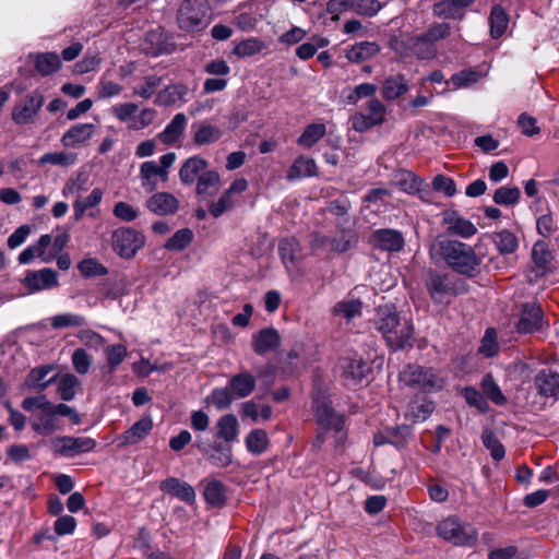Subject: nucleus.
<instances>
[{
	"instance_id": "f257e3e1",
	"label": "nucleus",
	"mask_w": 559,
	"mask_h": 559,
	"mask_svg": "<svg viewBox=\"0 0 559 559\" xmlns=\"http://www.w3.org/2000/svg\"><path fill=\"white\" fill-rule=\"evenodd\" d=\"M372 324L379 331L388 346L402 349L413 344L414 329L407 319H402L393 305L378 306Z\"/></svg>"
},
{
	"instance_id": "f03ea898",
	"label": "nucleus",
	"mask_w": 559,
	"mask_h": 559,
	"mask_svg": "<svg viewBox=\"0 0 559 559\" xmlns=\"http://www.w3.org/2000/svg\"><path fill=\"white\" fill-rule=\"evenodd\" d=\"M438 248L445 263L456 273L474 277L480 272L481 259L474 249L456 240H440Z\"/></svg>"
},
{
	"instance_id": "7ed1b4c3",
	"label": "nucleus",
	"mask_w": 559,
	"mask_h": 559,
	"mask_svg": "<svg viewBox=\"0 0 559 559\" xmlns=\"http://www.w3.org/2000/svg\"><path fill=\"white\" fill-rule=\"evenodd\" d=\"M402 386L424 393L438 392L443 389L445 380L430 367L408 365L399 376Z\"/></svg>"
},
{
	"instance_id": "20e7f679",
	"label": "nucleus",
	"mask_w": 559,
	"mask_h": 559,
	"mask_svg": "<svg viewBox=\"0 0 559 559\" xmlns=\"http://www.w3.org/2000/svg\"><path fill=\"white\" fill-rule=\"evenodd\" d=\"M211 21V8L207 0H185L177 11V23L186 32L204 29Z\"/></svg>"
},
{
	"instance_id": "39448f33",
	"label": "nucleus",
	"mask_w": 559,
	"mask_h": 559,
	"mask_svg": "<svg viewBox=\"0 0 559 559\" xmlns=\"http://www.w3.org/2000/svg\"><path fill=\"white\" fill-rule=\"evenodd\" d=\"M389 46L402 57H416L420 60H429L436 57L437 46L424 34L418 36H394Z\"/></svg>"
},
{
	"instance_id": "423d86ee",
	"label": "nucleus",
	"mask_w": 559,
	"mask_h": 559,
	"mask_svg": "<svg viewBox=\"0 0 559 559\" xmlns=\"http://www.w3.org/2000/svg\"><path fill=\"white\" fill-rule=\"evenodd\" d=\"M437 533L455 546H472L478 537V532L472 524L462 522L456 516L442 520L437 526Z\"/></svg>"
},
{
	"instance_id": "0eeeda50",
	"label": "nucleus",
	"mask_w": 559,
	"mask_h": 559,
	"mask_svg": "<svg viewBox=\"0 0 559 559\" xmlns=\"http://www.w3.org/2000/svg\"><path fill=\"white\" fill-rule=\"evenodd\" d=\"M112 249L123 259L133 258L145 245V236L131 227H122L112 234Z\"/></svg>"
},
{
	"instance_id": "6e6552de",
	"label": "nucleus",
	"mask_w": 559,
	"mask_h": 559,
	"mask_svg": "<svg viewBox=\"0 0 559 559\" xmlns=\"http://www.w3.org/2000/svg\"><path fill=\"white\" fill-rule=\"evenodd\" d=\"M45 102V96L39 90L25 95L12 108L11 117L16 124H29L34 122Z\"/></svg>"
},
{
	"instance_id": "1a4fd4ad",
	"label": "nucleus",
	"mask_w": 559,
	"mask_h": 559,
	"mask_svg": "<svg viewBox=\"0 0 559 559\" xmlns=\"http://www.w3.org/2000/svg\"><path fill=\"white\" fill-rule=\"evenodd\" d=\"M312 407L317 423L323 430H333L336 433L343 430L345 418L343 415L334 412L331 407V402L326 397L314 396Z\"/></svg>"
},
{
	"instance_id": "9d476101",
	"label": "nucleus",
	"mask_w": 559,
	"mask_h": 559,
	"mask_svg": "<svg viewBox=\"0 0 559 559\" xmlns=\"http://www.w3.org/2000/svg\"><path fill=\"white\" fill-rule=\"evenodd\" d=\"M425 285L435 304H449V298L457 293L453 280L436 271L428 273Z\"/></svg>"
},
{
	"instance_id": "9b49d317",
	"label": "nucleus",
	"mask_w": 559,
	"mask_h": 559,
	"mask_svg": "<svg viewBox=\"0 0 559 559\" xmlns=\"http://www.w3.org/2000/svg\"><path fill=\"white\" fill-rule=\"evenodd\" d=\"M554 253L544 240H538L532 249V266L528 272V281L537 282L540 277L552 272Z\"/></svg>"
},
{
	"instance_id": "f8f14e48",
	"label": "nucleus",
	"mask_w": 559,
	"mask_h": 559,
	"mask_svg": "<svg viewBox=\"0 0 559 559\" xmlns=\"http://www.w3.org/2000/svg\"><path fill=\"white\" fill-rule=\"evenodd\" d=\"M367 114L356 112L352 117V127L355 131L365 132L384 122L386 109L379 99H370L367 104Z\"/></svg>"
},
{
	"instance_id": "ddd939ff",
	"label": "nucleus",
	"mask_w": 559,
	"mask_h": 559,
	"mask_svg": "<svg viewBox=\"0 0 559 559\" xmlns=\"http://www.w3.org/2000/svg\"><path fill=\"white\" fill-rule=\"evenodd\" d=\"M22 284L27 288L29 294L41 290H49L59 286L58 273L45 267L38 271H27Z\"/></svg>"
},
{
	"instance_id": "4468645a",
	"label": "nucleus",
	"mask_w": 559,
	"mask_h": 559,
	"mask_svg": "<svg viewBox=\"0 0 559 559\" xmlns=\"http://www.w3.org/2000/svg\"><path fill=\"white\" fill-rule=\"evenodd\" d=\"M51 243L52 237L50 235H41L36 243L28 246L19 254V263L28 264L35 258H39L44 263L52 261L56 258V252H52Z\"/></svg>"
},
{
	"instance_id": "2eb2a0df",
	"label": "nucleus",
	"mask_w": 559,
	"mask_h": 559,
	"mask_svg": "<svg viewBox=\"0 0 559 559\" xmlns=\"http://www.w3.org/2000/svg\"><path fill=\"white\" fill-rule=\"evenodd\" d=\"M543 310L535 302H526L521 307L520 318L516 323L519 333L530 334L540 330L543 324Z\"/></svg>"
},
{
	"instance_id": "dca6fc26",
	"label": "nucleus",
	"mask_w": 559,
	"mask_h": 559,
	"mask_svg": "<svg viewBox=\"0 0 559 559\" xmlns=\"http://www.w3.org/2000/svg\"><path fill=\"white\" fill-rule=\"evenodd\" d=\"M198 449L206 461L216 467H227L233 462V450L227 443L215 442L213 444L198 443Z\"/></svg>"
},
{
	"instance_id": "f3484780",
	"label": "nucleus",
	"mask_w": 559,
	"mask_h": 559,
	"mask_svg": "<svg viewBox=\"0 0 559 559\" xmlns=\"http://www.w3.org/2000/svg\"><path fill=\"white\" fill-rule=\"evenodd\" d=\"M95 447V441L88 437H62L56 440V451L69 456L87 452Z\"/></svg>"
},
{
	"instance_id": "a211bd4d",
	"label": "nucleus",
	"mask_w": 559,
	"mask_h": 559,
	"mask_svg": "<svg viewBox=\"0 0 559 559\" xmlns=\"http://www.w3.org/2000/svg\"><path fill=\"white\" fill-rule=\"evenodd\" d=\"M159 489L173 497L178 498L189 504L195 501V491L191 485L177 477H169L159 484Z\"/></svg>"
},
{
	"instance_id": "6ab92c4d",
	"label": "nucleus",
	"mask_w": 559,
	"mask_h": 559,
	"mask_svg": "<svg viewBox=\"0 0 559 559\" xmlns=\"http://www.w3.org/2000/svg\"><path fill=\"white\" fill-rule=\"evenodd\" d=\"M281 345V335L274 328H264L252 335V348L258 355L275 350Z\"/></svg>"
},
{
	"instance_id": "aec40b11",
	"label": "nucleus",
	"mask_w": 559,
	"mask_h": 559,
	"mask_svg": "<svg viewBox=\"0 0 559 559\" xmlns=\"http://www.w3.org/2000/svg\"><path fill=\"white\" fill-rule=\"evenodd\" d=\"M342 376L348 384H357L369 370L368 364L358 357H344L340 360Z\"/></svg>"
},
{
	"instance_id": "412c9836",
	"label": "nucleus",
	"mask_w": 559,
	"mask_h": 559,
	"mask_svg": "<svg viewBox=\"0 0 559 559\" xmlns=\"http://www.w3.org/2000/svg\"><path fill=\"white\" fill-rule=\"evenodd\" d=\"M537 392L545 397L557 400L559 396V372L543 369L535 377Z\"/></svg>"
},
{
	"instance_id": "4be33fe9",
	"label": "nucleus",
	"mask_w": 559,
	"mask_h": 559,
	"mask_svg": "<svg viewBox=\"0 0 559 559\" xmlns=\"http://www.w3.org/2000/svg\"><path fill=\"white\" fill-rule=\"evenodd\" d=\"M443 222L450 234L468 239L477 233L476 226L468 219L460 216L456 212L444 214Z\"/></svg>"
},
{
	"instance_id": "5701e85b",
	"label": "nucleus",
	"mask_w": 559,
	"mask_h": 559,
	"mask_svg": "<svg viewBox=\"0 0 559 559\" xmlns=\"http://www.w3.org/2000/svg\"><path fill=\"white\" fill-rule=\"evenodd\" d=\"M371 241L374 246L385 251H400L404 246L402 234L393 229L373 231Z\"/></svg>"
},
{
	"instance_id": "b1692460",
	"label": "nucleus",
	"mask_w": 559,
	"mask_h": 559,
	"mask_svg": "<svg viewBox=\"0 0 559 559\" xmlns=\"http://www.w3.org/2000/svg\"><path fill=\"white\" fill-rule=\"evenodd\" d=\"M207 165V160L198 155L188 158L179 170L181 182L188 186L194 183L200 175L206 171Z\"/></svg>"
},
{
	"instance_id": "393cba45",
	"label": "nucleus",
	"mask_w": 559,
	"mask_h": 559,
	"mask_svg": "<svg viewBox=\"0 0 559 559\" xmlns=\"http://www.w3.org/2000/svg\"><path fill=\"white\" fill-rule=\"evenodd\" d=\"M255 383V378L249 371L236 373L228 381V385L236 400L249 396L254 391Z\"/></svg>"
},
{
	"instance_id": "a878e982",
	"label": "nucleus",
	"mask_w": 559,
	"mask_h": 559,
	"mask_svg": "<svg viewBox=\"0 0 559 559\" xmlns=\"http://www.w3.org/2000/svg\"><path fill=\"white\" fill-rule=\"evenodd\" d=\"M278 253L287 271H290L301 259V248L294 237L283 238L278 242Z\"/></svg>"
},
{
	"instance_id": "bb28decb",
	"label": "nucleus",
	"mask_w": 559,
	"mask_h": 559,
	"mask_svg": "<svg viewBox=\"0 0 559 559\" xmlns=\"http://www.w3.org/2000/svg\"><path fill=\"white\" fill-rule=\"evenodd\" d=\"M140 176L142 186L148 191L157 188L158 179L162 181L167 180V171L164 168H159L155 160L144 162L140 168Z\"/></svg>"
},
{
	"instance_id": "cd10ccee",
	"label": "nucleus",
	"mask_w": 559,
	"mask_h": 559,
	"mask_svg": "<svg viewBox=\"0 0 559 559\" xmlns=\"http://www.w3.org/2000/svg\"><path fill=\"white\" fill-rule=\"evenodd\" d=\"M435 411L432 401L425 396L412 400L405 412V418L412 423L425 421Z\"/></svg>"
},
{
	"instance_id": "c85d7f7f",
	"label": "nucleus",
	"mask_w": 559,
	"mask_h": 559,
	"mask_svg": "<svg viewBox=\"0 0 559 559\" xmlns=\"http://www.w3.org/2000/svg\"><path fill=\"white\" fill-rule=\"evenodd\" d=\"M93 123H78L72 126L61 138V143L66 147H74L90 140L94 133Z\"/></svg>"
},
{
	"instance_id": "c756f323",
	"label": "nucleus",
	"mask_w": 559,
	"mask_h": 559,
	"mask_svg": "<svg viewBox=\"0 0 559 559\" xmlns=\"http://www.w3.org/2000/svg\"><path fill=\"white\" fill-rule=\"evenodd\" d=\"M147 207L155 214L168 215L178 209V200L170 193H155L147 200Z\"/></svg>"
},
{
	"instance_id": "7c9ffc66",
	"label": "nucleus",
	"mask_w": 559,
	"mask_h": 559,
	"mask_svg": "<svg viewBox=\"0 0 559 559\" xmlns=\"http://www.w3.org/2000/svg\"><path fill=\"white\" fill-rule=\"evenodd\" d=\"M187 127V117L179 112L174 116L166 128L158 134V139L164 144H174L179 141Z\"/></svg>"
},
{
	"instance_id": "2f4dec72",
	"label": "nucleus",
	"mask_w": 559,
	"mask_h": 559,
	"mask_svg": "<svg viewBox=\"0 0 559 559\" xmlns=\"http://www.w3.org/2000/svg\"><path fill=\"white\" fill-rule=\"evenodd\" d=\"M380 51V47L376 41H360L350 46L345 57L348 61L359 63L374 57Z\"/></svg>"
},
{
	"instance_id": "473e14b6",
	"label": "nucleus",
	"mask_w": 559,
	"mask_h": 559,
	"mask_svg": "<svg viewBox=\"0 0 559 559\" xmlns=\"http://www.w3.org/2000/svg\"><path fill=\"white\" fill-rule=\"evenodd\" d=\"M408 91V84L403 74L390 75L383 81L382 96L388 100H394Z\"/></svg>"
},
{
	"instance_id": "72a5a7b5",
	"label": "nucleus",
	"mask_w": 559,
	"mask_h": 559,
	"mask_svg": "<svg viewBox=\"0 0 559 559\" xmlns=\"http://www.w3.org/2000/svg\"><path fill=\"white\" fill-rule=\"evenodd\" d=\"M358 243L357 233L352 228H338L332 236V252L344 253Z\"/></svg>"
},
{
	"instance_id": "f704fd0d",
	"label": "nucleus",
	"mask_w": 559,
	"mask_h": 559,
	"mask_svg": "<svg viewBox=\"0 0 559 559\" xmlns=\"http://www.w3.org/2000/svg\"><path fill=\"white\" fill-rule=\"evenodd\" d=\"M217 438L223 439L226 443L237 440L239 433V425L237 417L233 414L222 416L217 423Z\"/></svg>"
},
{
	"instance_id": "c9c22d12",
	"label": "nucleus",
	"mask_w": 559,
	"mask_h": 559,
	"mask_svg": "<svg viewBox=\"0 0 559 559\" xmlns=\"http://www.w3.org/2000/svg\"><path fill=\"white\" fill-rule=\"evenodd\" d=\"M193 128L195 129L193 133V141L199 146L215 143L223 135V131L218 127L206 122H201L193 126Z\"/></svg>"
},
{
	"instance_id": "e433bc0d",
	"label": "nucleus",
	"mask_w": 559,
	"mask_h": 559,
	"mask_svg": "<svg viewBox=\"0 0 559 559\" xmlns=\"http://www.w3.org/2000/svg\"><path fill=\"white\" fill-rule=\"evenodd\" d=\"M221 188V177L215 170L202 173L197 182V194L200 197H212Z\"/></svg>"
},
{
	"instance_id": "4c0bfd02",
	"label": "nucleus",
	"mask_w": 559,
	"mask_h": 559,
	"mask_svg": "<svg viewBox=\"0 0 559 559\" xmlns=\"http://www.w3.org/2000/svg\"><path fill=\"white\" fill-rule=\"evenodd\" d=\"M317 175V165L314 159L299 156L287 171V179L293 181L296 179L312 177Z\"/></svg>"
},
{
	"instance_id": "58836bf2",
	"label": "nucleus",
	"mask_w": 559,
	"mask_h": 559,
	"mask_svg": "<svg viewBox=\"0 0 559 559\" xmlns=\"http://www.w3.org/2000/svg\"><path fill=\"white\" fill-rule=\"evenodd\" d=\"M490 35L492 38L501 37L507 31L509 15L501 5H493L489 15Z\"/></svg>"
},
{
	"instance_id": "ea45409f",
	"label": "nucleus",
	"mask_w": 559,
	"mask_h": 559,
	"mask_svg": "<svg viewBox=\"0 0 559 559\" xmlns=\"http://www.w3.org/2000/svg\"><path fill=\"white\" fill-rule=\"evenodd\" d=\"M245 443L248 452L260 455L267 450L270 440L263 429H253L247 435Z\"/></svg>"
},
{
	"instance_id": "a19ab883",
	"label": "nucleus",
	"mask_w": 559,
	"mask_h": 559,
	"mask_svg": "<svg viewBox=\"0 0 559 559\" xmlns=\"http://www.w3.org/2000/svg\"><path fill=\"white\" fill-rule=\"evenodd\" d=\"M32 427L35 431L48 436L58 428V420L52 409H46L36 415L33 419Z\"/></svg>"
},
{
	"instance_id": "79ce46f5",
	"label": "nucleus",
	"mask_w": 559,
	"mask_h": 559,
	"mask_svg": "<svg viewBox=\"0 0 559 559\" xmlns=\"http://www.w3.org/2000/svg\"><path fill=\"white\" fill-rule=\"evenodd\" d=\"M433 14L442 19L462 21L465 17V10L454 0H442L433 5Z\"/></svg>"
},
{
	"instance_id": "37998d69",
	"label": "nucleus",
	"mask_w": 559,
	"mask_h": 559,
	"mask_svg": "<svg viewBox=\"0 0 559 559\" xmlns=\"http://www.w3.org/2000/svg\"><path fill=\"white\" fill-rule=\"evenodd\" d=\"M80 386L81 382L74 374L64 373L58 380L57 393L61 400L71 401L74 399Z\"/></svg>"
},
{
	"instance_id": "c03bdc74",
	"label": "nucleus",
	"mask_w": 559,
	"mask_h": 559,
	"mask_svg": "<svg viewBox=\"0 0 559 559\" xmlns=\"http://www.w3.org/2000/svg\"><path fill=\"white\" fill-rule=\"evenodd\" d=\"M153 428V421L151 417H142L135 421L130 429L124 433V441L127 443H138L144 439Z\"/></svg>"
},
{
	"instance_id": "a18cd8bd",
	"label": "nucleus",
	"mask_w": 559,
	"mask_h": 559,
	"mask_svg": "<svg viewBox=\"0 0 559 559\" xmlns=\"http://www.w3.org/2000/svg\"><path fill=\"white\" fill-rule=\"evenodd\" d=\"M61 61L56 52L37 53L35 58V68L44 76L59 70Z\"/></svg>"
},
{
	"instance_id": "49530a36",
	"label": "nucleus",
	"mask_w": 559,
	"mask_h": 559,
	"mask_svg": "<svg viewBox=\"0 0 559 559\" xmlns=\"http://www.w3.org/2000/svg\"><path fill=\"white\" fill-rule=\"evenodd\" d=\"M50 325L55 330L67 328H81L86 324V320L79 313L66 312L49 318Z\"/></svg>"
},
{
	"instance_id": "de8ad7c7",
	"label": "nucleus",
	"mask_w": 559,
	"mask_h": 559,
	"mask_svg": "<svg viewBox=\"0 0 559 559\" xmlns=\"http://www.w3.org/2000/svg\"><path fill=\"white\" fill-rule=\"evenodd\" d=\"M52 370L51 366H40L29 371L26 378V384L29 388L45 390L48 385H50L56 378L51 377L46 380L48 373Z\"/></svg>"
},
{
	"instance_id": "09e8293b",
	"label": "nucleus",
	"mask_w": 559,
	"mask_h": 559,
	"mask_svg": "<svg viewBox=\"0 0 559 559\" xmlns=\"http://www.w3.org/2000/svg\"><path fill=\"white\" fill-rule=\"evenodd\" d=\"M483 78V73L473 70V69H465L457 73H454L449 81L445 82V84L452 85L453 88H463L468 87L475 83H477Z\"/></svg>"
},
{
	"instance_id": "8fccbe9b",
	"label": "nucleus",
	"mask_w": 559,
	"mask_h": 559,
	"mask_svg": "<svg viewBox=\"0 0 559 559\" xmlns=\"http://www.w3.org/2000/svg\"><path fill=\"white\" fill-rule=\"evenodd\" d=\"M361 308L362 304L359 300H342L334 306L333 313L336 317H341L347 321H350L352 319L361 314Z\"/></svg>"
},
{
	"instance_id": "3c124183",
	"label": "nucleus",
	"mask_w": 559,
	"mask_h": 559,
	"mask_svg": "<svg viewBox=\"0 0 559 559\" xmlns=\"http://www.w3.org/2000/svg\"><path fill=\"white\" fill-rule=\"evenodd\" d=\"M493 242L501 254L513 253L519 247L516 236L509 230L496 233L493 235Z\"/></svg>"
},
{
	"instance_id": "603ef678",
	"label": "nucleus",
	"mask_w": 559,
	"mask_h": 559,
	"mask_svg": "<svg viewBox=\"0 0 559 559\" xmlns=\"http://www.w3.org/2000/svg\"><path fill=\"white\" fill-rule=\"evenodd\" d=\"M326 132V128L322 123H311L307 126L305 131L298 138V144L300 146L310 148L313 146L321 138L324 136Z\"/></svg>"
},
{
	"instance_id": "864d4df0",
	"label": "nucleus",
	"mask_w": 559,
	"mask_h": 559,
	"mask_svg": "<svg viewBox=\"0 0 559 559\" xmlns=\"http://www.w3.org/2000/svg\"><path fill=\"white\" fill-rule=\"evenodd\" d=\"M481 442L490 451V455L495 461H501L504 457V447L493 431L485 429L481 433Z\"/></svg>"
},
{
	"instance_id": "5fc2aeb1",
	"label": "nucleus",
	"mask_w": 559,
	"mask_h": 559,
	"mask_svg": "<svg viewBox=\"0 0 559 559\" xmlns=\"http://www.w3.org/2000/svg\"><path fill=\"white\" fill-rule=\"evenodd\" d=\"M264 47V44L260 39L252 37L239 41L235 46L233 53L238 58H248L261 52Z\"/></svg>"
},
{
	"instance_id": "6e6d98bb",
	"label": "nucleus",
	"mask_w": 559,
	"mask_h": 559,
	"mask_svg": "<svg viewBox=\"0 0 559 559\" xmlns=\"http://www.w3.org/2000/svg\"><path fill=\"white\" fill-rule=\"evenodd\" d=\"M465 402L471 406L477 408L481 413L489 411V404L484 394L473 386H466L461 391Z\"/></svg>"
},
{
	"instance_id": "4d7b16f0",
	"label": "nucleus",
	"mask_w": 559,
	"mask_h": 559,
	"mask_svg": "<svg viewBox=\"0 0 559 559\" xmlns=\"http://www.w3.org/2000/svg\"><path fill=\"white\" fill-rule=\"evenodd\" d=\"M204 499L212 507L223 506L225 502V488L218 480L210 481L204 490Z\"/></svg>"
},
{
	"instance_id": "13d9d810",
	"label": "nucleus",
	"mask_w": 559,
	"mask_h": 559,
	"mask_svg": "<svg viewBox=\"0 0 559 559\" xmlns=\"http://www.w3.org/2000/svg\"><path fill=\"white\" fill-rule=\"evenodd\" d=\"M235 400L229 385L213 389L206 397V401L212 402L219 411L228 408Z\"/></svg>"
},
{
	"instance_id": "bf43d9fd",
	"label": "nucleus",
	"mask_w": 559,
	"mask_h": 559,
	"mask_svg": "<svg viewBox=\"0 0 559 559\" xmlns=\"http://www.w3.org/2000/svg\"><path fill=\"white\" fill-rule=\"evenodd\" d=\"M193 234L189 228L177 230L166 242L168 250L181 251L186 249L192 241Z\"/></svg>"
},
{
	"instance_id": "052dcab7",
	"label": "nucleus",
	"mask_w": 559,
	"mask_h": 559,
	"mask_svg": "<svg viewBox=\"0 0 559 559\" xmlns=\"http://www.w3.org/2000/svg\"><path fill=\"white\" fill-rule=\"evenodd\" d=\"M521 195V191L518 187H500L495 191L493 202L498 205H513L515 204Z\"/></svg>"
},
{
	"instance_id": "680f3d73",
	"label": "nucleus",
	"mask_w": 559,
	"mask_h": 559,
	"mask_svg": "<svg viewBox=\"0 0 559 559\" xmlns=\"http://www.w3.org/2000/svg\"><path fill=\"white\" fill-rule=\"evenodd\" d=\"M481 388L485 394L497 405H503L506 403V396L502 391L495 382L491 374H485L481 380Z\"/></svg>"
},
{
	"instance_id": "e2e57ef3",
	"label": "nucleus",
	"mask_w": 559,
	"mask_h": 559,
	"mask_svg": "<svg viewBox=\"0 0 559 559\" xmlns=\"http://www.w3.org/2000/svg\"><path fill=\"white\" fill-rule=\"evenodd\" d=\"M76 155L72 153H64V152H50L44 154L39 158V164H51L57 166H63L68 167L70 165H73L75 163Z\"/></svg>"
},
{
	"instance_id": "0e129e2a",
	"label": "nucleus",
	"mask_w": 559,
	"mask_h": 559,
	"mask_svg": "<svg viewBox=\"0 0 559 559\" xmlns=\"http://www.w3.org/2000/svg\"><path fill=\"white\" fill-rule=\"evenodd\" d=\"M423 181L424 179L416 176L414 173L403 171L397 180V186L405 193L414 195Z\"/></svg>"
},
{
	"instance_id": "69168bd1",
	"label": "nucleus",
	"mask_w": 559,
	"mask_h": 559,
	"mask_svg": "<svg viewBox=\"0 0 559 559\" xmlns=\"http://www.w3.org/2000/svg\"><path fill=\"white\" fill-rule=\"evenodd\" d=\"M127 347L123 344L107 347V372L115 370L126 358Z\"/></svg>"
},
{
	"instance_id": "338daca9",
	"label": "nucleus",
	"mask_w": 559,
	"mask_h": 559,
	"mask_svg": "<svg viewBox=\"0 0 559 559\" xmlns=\"http://www.w3.org/2000/svg\"><path fill=\"white\" fill-rule=\"evenodd\" d=\"M234 204V195L226 190L216 202L209 205V212L213 217H219L223 213L233 209Z\"/></svg>"
},
{
	"instance_id": "774afa93",
	"label": "nucleus",
	"mask_w": 559,
	"mask_h": 559,
	"mask_svg": "<svg viewBox=\"0 0 559 559\" xmlns=\"http://www.w3.org/2000/svg\"><path fill=\"white\" fill-rule=\"evenodd\" d=\"M103 199V192L100 189H94L88 197L84 200H79L74 203L75 217L80 218L84 211L97 205Z\"/></svg>"
}]
</instances>
